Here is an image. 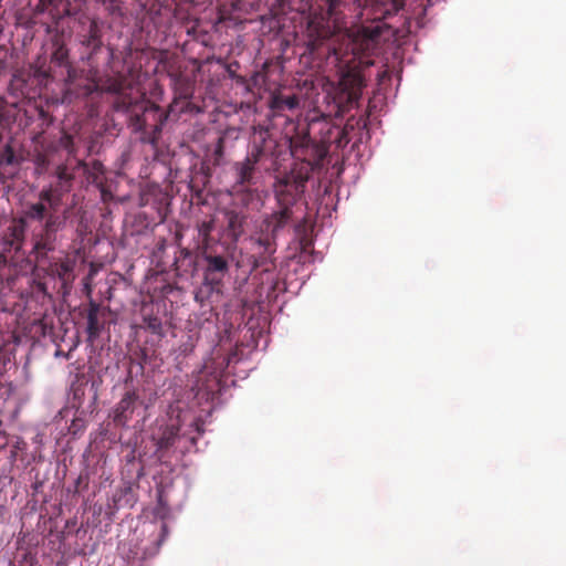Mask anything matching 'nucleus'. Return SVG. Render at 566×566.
Returning a JSON list of instances; mask_svg holds the SVG:
<instances>
[{"instance_id":"obj_9","label":"nucleus","mask_w":566,"mask_h":566,"mask_svg":"<svg viewBox=\"0 0 566 566\" xmlns=\"http://www.w3.org/2000/svg\"><path fill=\"white\" fill-rule=\"evenodd\" d=\"M143 401L137 390H127L113 410V421L118 427H125L132 420L138 405Z\"/></svg>"},{"instance_id":"obj_21","label":"nucleus","mask_w":566,"mask_h":566,"mask_svg":"<svg viewBox=\"0 0 566 566\" xmlns=\"http://www.w3.org/2000/svg\"><path fill=\"white\" fill-rule=\"evenodd\" d=\"M51 61L54 64H56L57 66H62V67L70 64L69 50L63 43L56 44V46L52 53Z\"/></svg>"},{"instance_id":"obj_22","label":"nucleus","mask_w":566,"mask_h":566,"mask_svg":"<svg viewBox=\"0 0 566 566\" xmlns=\"http://www.w3.org/2000/svg\"><path fill=\"white\" fill-rule=\"evenodd\" d=\"M179 107L180 113H200L201 108L187 99V96L182 98H175L172 104L170 105V112H174L175 108Z\"/></svg>"},{"instance_id":"obj_19","label":"nucleus","mask_w":566,"mask_h":566,"mask_svg":"<svg viewBox=\"0 0 566 566\" xmlns=\"http://www.w3.org/2000/svg\"><path fill=\"white\" fill-rule=\"evenodd\" d=\"M277 235H273L271 231H265L256 240V243L264 249V253L272 255L276 251L275 239Z\"/></svg>"},{"instance_id":"obj_25","label":"nucleus","mask_w":566,"mask_h":566,"mask_svg":"<svg viewBox=\"0 0 566 566\" xmlns=\"http://www.w3.org/2000/svg\"><path fill=\"white\" fill-rule=\"evenodd\" d=\"M213 230V222L212 221H202L198 224V232L199 235L202 238L203 242H207L211 231Z\"/></svg>"},{"instance_id":"obj_15","label":"nucleus","mask_w":566,"mask_h":566,"mask_svg":"<svg viewBox=\"0 0 566 566\" xmlns=\"http://www.w3.org/2000/svg\"><path fill=\"white\" fill-rule=\"evenodd\" d=\"M22 144H6L0 153V167L6 170L8 167L17 168L23 160L24 155L20 147Z\"/></svg>"},{"instance_id":"obj_26","label":"nucleus","mask_w":566,"mask_h":566,"mask_svg":"<svg viewBox=\"0 0 566 566\" xmlns=\"http://www.w3.org/2000/svg\"><path fill=\"white\" fill-rule=\"evenodd\" d=\"M66 69V76H65V83L67 85H72L74 84L76 77H77V71L76 69L70 63L67 64L66 66H64Z\"/></svg>"},{"instance_id":"obj_11","label":"nucleus","mask_w":566,"mask_h":566,"mask_svg":"<svg viewBox=\"0 0 566 566\" xmlns=\"http://www.w3.org/2000/svg\"><path fill=\"white\" fill-rule=\"evenodd\" d=\"M179 438V426L176 423L160 424L151 434L158 452L168 451Z\"/></svg>"},{"instance_id":"obj_30","label":"nucleus","mask_w":566,"mask_h":566,"mask_svg":"<svg viewBox=\"0 0 566 566\" xmlns=\"http://www.w3.org/2000/svg\"><path fill=\"white\" fill-rule=\"evenodd\" d=\"M93 86H94V85H90V86H88V92H91V91H92V87H93Z\"/></svg>"},{"instance_id":"obj_6","label":"nucleus","mask_w":566,"mask_h":566,"mask_svg":"<svg viewBox=\"0 0 566 566\" xmlns=\"http://www.w3.org/2000/svg\"><path fill=\"white\" fill-rule=\"evenodd\" d=\"M61 146L59 151L66 155L63 164L56 168L57 185L55 189H42L39 193L40 202H48L51 207L54 206V199H57L71 189V181L75 178L77 172L86 174L87 165L83 159L75 156V144H59Z\"/></svg>"},{"instance_id":"obj_29","label":"nucleus","mask_w":566,"mask_h":566,"mask_svg":"<svg viewBox=\"0 0 566 566\" xmlns=\"http://www.w3.org/2000/svg\"><path fill=\"white\" fill-rule=\"evenodd\" d=\"M2 32H3V28H2V25L0 24V35L2 34Z\"/></svg>"},{"instance_id":"obj_27","label":"nucleus","mask_w":566,"mask_h":566,"mask_svg":"<svg viewBox=\"0 0 566 566\" xmlns=\"http://www.w3.org/2000/svg\"><path fill=\"white\" fill-rule=\"evenodd\" d=\"M222 151H223V144L218 143V144H217V148H216V154H217V155H221V154H222Z\"/></svg>"},{"instance_id":"obj_20","label":"nucleus","mask_w":566,"mask_h":566,"mask_svg":"<svg viewBox=\"0 0 566 566\" xmlns=\"http://www.w3.org/2000/svg\"><path fill=\"white\" fill-rule=\"evenodd\" d=\"M144 327L150 333L158 335L160 337L164 336L163 323L158 316L155 315H145L143 317Z\"/></svg>"},{"instance_id":"obj_13","label":"nucleus","mask_w":566,"mask_h":566,"mask_svg":"<svg viewBox=\"0 0 566 566\" xmlns=\"http://www.w3.org/2000/svg\"><path fill=\"white\" fill-rule=\"evenodd\" d=\"M99 311L101 306L94 301L90 302L88 310H87V326H86V333H87V339L90 342H94L96 338L99 337L103 328L104 323L99 321Z\"/></svg>"},{"instance_id":"obj_7","label":"nucleus","mask_w":566,"mask_h":566,"mask_svg":"<svg viewBox=\"0 0 566 566\" xmlns=\"http://www.w3.org/2000/svg\"><path fill=\"white\" fill-rule=\"evenodd\" d=\"M203 260L206 261L203 282L206 285H209L211 290L218 291L224 276L229 272L228 259L223 255L205 253Z\"/></svg>"},{"instance_id":"obj_3","label":"nucleus","mask_w":566,"mask_h":566,"mask_svg":"<svg viewBox=\"0 0 566 566\" xmlns=\"http://www.w3.org/2000/svg\"><path fill=\"white\" fill-rule=\"evenodd\" d=\"M25 221H43L39 230H34L31 235L32 250L36 263H42L48 259L49 253L54 252L57 245V233L65 227L66 217L55 213H48L46 206L43 202H35L28 206L24 211Z\"/></svg>"},{"instance_id":"obj_5","label":"nucleus","mask_w":566,"mask_h":566,"mask_svg":"<svg viewBox=\"0 0 566 566\" xmlns=\"http://www.w3.org/2000/svg\"><path fill=\"white\" fill-rule=\"evenodd\" d=\"M365 86V77L359 69H344L337 84L328 93L335 115L343 116L357 107Z\"/></svg>"},{"instance_id":"obj_14","label":"nucleus","mask_w":566,"mask_h":566,"mask_svg":"<svg viewBox=\"0 0 566 566\" xmlns=\"http://www.w3.org/2000/svg\"><path fill=\"white\" fill-rule=\"evenodd\" d=\"M226 230L228 237L233 241H237L244 231L245 216L242 212L235 210H226Z\"/></svg>"},{"instance_id":"obj_28","label":"nucleus","mask_w":566,"mask_h":566,"mask_svg":"<svg viewBox=\"0 0 566 566\" xmlns=\"http://www.w3.org/2000/svg\"><path fill=\"white\" fill-rule=\"evenodd\" d=\"M132 379H133V377H132V373L129 371V373H128V376H127V378H126V380H125V384H127V382H128V381H130Z\"/></svg>"},{"instance_id":"obj_12","label":"nucleus","mask_w":566,"mask_h":566,"mask_svg":"<svg viewBox=\"0 0 566 566\" xmlns=\"http://www.w3.org/2000/svg\"><path fill=\"white\" fill-rule=\"evenodd\" d=\"M27 233V222L24 218L15 219L8 227L4 235V244L9 250L20 252L23 248Z\"/></svg>"},{"instance_id":"obj_18","label":"nucleus","mask_w":566,"mask_h":566,"mask_svg":"<svg viewBox=\"0 0 566 566\" xmlns=\"http://www.w3.org/2000/svg\"><path fill=\"white\" fill-rule=\"evenodd\" d=\"M82 43L85 46L92 49L93 52L97 51L101 48V45H102L101 34H99L98 27L95 22H92L90 24L88 30H87V35H85Z\"/></svg>"},{"instance_id":"obj_2","label":"nucleus","mask_w":566,"mask_h":566,"mask_svg":"<svg viewBox=\"0 0 566 566\" xmlns=\"http://www.w3.org/2000/svg\"><path fill=\"white\" fill-rule=\"evenodd\" d=\"M102 90L113 95L114 111L127 116L129 127L142 132L139 142H157L168 114L144 97L139 90L126 85L123 78H109Z\"/></svg>"},{"instance_id":"obj_23","label":"nucleus","mask_w":566,"mask_h":566,"mask_svg":"<svg viewBox=\"0 0 566 566\" xmlns=\"http://www.w3.org/2000/svg\"><path fill=\"white\" fill-rule=\"evenodd\" d=\"M260 2L261 0H234L233 7L235 10L250 13L259 9Z\"/></svg>"},{"instance_id":"obj_1","label":"nucleus","mask_w":566,"mask_h":566,"mask_svg":"<svg viewBox=\"0 0 566 566\" xmlns=\"http://www.w3.org/2000/svg\"><path fill=\"white\" fill-rule=\"evenodd\" d=\"M275 148L284 146L293 158L290 172L277 178L274 193L279 210L264 220L265 231L279 235L292 218V207L305 191L306 182L313 170L323 165L329 149L328 144H274Z\"/></svg>"},{"instance_id":"obj_17","label":"nucleus","mask_w":566,"mask_h":566,"mask_svg":"<svg viewBox=\"0 0 566 566\" xmlns=\"http://www.w3.org/2000/svg\"><path fill=\"white\" fill-rule=\"evenodd\" d=\"M20 115V108L17 104H9L0 101V128L7 129L14 124Z\"/></svg>"},{"instance_id":"obj_10","label":"nucleus","mask_w":566,"mask_h":566,"mask_svg":"<svg viewBox=\"0 0 566 566\" xmlns=\"http://www.w3.org/2000/svg\"><path fill=\"white\" fill-rule=\"evenodd\" d=\"M75 265L76 261L74 259L65 256L51 262L46 269V273L52 277H56L62 283L64 290H69L75 280Z\"/></svg>"},{"instance_id":"obj_4","label":"nucleus","mask_w":566,"mask_h":566,"mask_svg":"<svg viewBox=\"0 0 566 566\" xmlns=\"http://www.w3.org/2000/svg\"><path fill=\"white\" fill-rule=\"evenodd\" d=\"M405 6V0H364L360 10L361 25L355 34L363 50H368L379 39L384 24L381 21L396 14Z\"/></svg>"},{"instance_id":"obj_8","label":"nucleus","mask_w":566,"mask_h":566,"mask_svg":"<svg viewBox=\"0 0 566 566\" xmlns=\"http://www.w3.org/2000/svg\"><path fill=\"white\" fill-rule=\"evenodd\" d=\"M265 145L266 144H255L245 160L235 165L237 182L239 185L247 186L252 182L255 165L268 159V154L264 148Z\"/></svg>"},{"instance_id":"obj_16","label":"nucleus","mask_w":566,"mask_h":566,"mask_svg":"<svg viewBox=\"0 0 566 566\" xmlns=\"http://www.w3.org/2000/svg\"><path fill=\"white\" fill-rule=\"evenodd\" d=\"M298 106V97L295 94L283 95L281 93H273L270 98V107L274 112H282L285 109H294Z\"/></svg>"},{"instance_id":"obj_24","label":"nucleus","mask_w":566,"mask_h":566,"mask_svg":"<svg viewBox=\"0 0 566 566\" xmlns=\"http://www.w3.org/2000/svg\"><path fill=\"white\" fill-rule=\"evenodd\" d=\"M326 10L327 14L332 17H337L343 12V8L345 7L344 0H326Z\"/></svg>"}]
</instances>
